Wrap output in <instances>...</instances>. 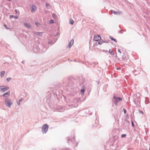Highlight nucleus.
<instances>
[{
	"mask_svg": "<svg viewBox=\"0 0 150 150\" xmlns=\"http://www.w3.org/2000/svg\"><path fill=\"white\" fill-rule=\"evenodd\" d=\"M85 88L84 86H83L82 87V89L81 90V91L82 94L84 93V91H85Z\"/></svg>",
	"mask_w": 150,
	"mask_h": 150,
	"instance_id": "nucleus-8",
	"label": "nucleus"
},
{
	"mask_svg": "<svg viewBox=\"0 0 150 150\" xmlns=\"http://www.w3.org/2000/svg\"><path fill=\"white\" fill-rule=\"evenodd\" d=\"M52 16L56 20H57L58 19V17L57 16L54 14H53L52 15Z\"/></svg>",
	"mask_w": 150,
	"mask_h": 150,
	"instance_id": "nucleus-9",
	"label": "nucleus"
},
{
	"mask_svg": "<svg viewBox=\"0 0 150 150\" xmlns=\"http://www.w3.org/2000/svg\"><path fill=\"white\" fill-rule=\"evenodd\" d=\"M124 112L125 113H126V110L124 109Z\"/></svg>",
	"mask_w": 150,
	"mask_h": 150,
	"instance_id": "nucleus-22",
	"label": "nucleus"
},
{
	"mask_svg": "<svg viewBox=\"0 0 150 150\" xmlns=\"http://www.w3.org/2000/svg\"><path fill=\"white\" fill-rule=\"evenodd\" d=\"M46 6H49V4L48 3H46Z\"/></svg>",
	"mask_w": 150,
	"mask_h": 150,
	"instance_id": "nucleus-26",
	"label": "nucleus"
},
{
	"mask_svg": "<svg viewBox=\"0 0 150 150\" xmlns=\"http://www.w3.org/2000/svg\"><path fill=\"white\" fill-rule=\"evenodd\" d=\"M109 38H110L112 40H113V41H114L115 42H116V40L115 39H114L113 38H112V37L111 36H110L109 37Z\"/></svg>",
	"mask_w": 150,
	"mask_h": 150,
	"instance_id": "nucleus-13",
	"label": "nucleus"
},
{
	"mask_svg": "<svg viewBox=\"0 0 150 150\" xmlns=\"http://www.w3.org/2000/svg\"><path fill=\"white\" fill-rule=\"evenodd\" d=\"M11 79V78L9 77L7 79V80L8 81H9Z\"/></svg>",
	"mask_w": 150,
	"mask_h": 150,
	"instance_id": "nucleus-17",
	"label": "nucleus"
},
{
	"mask_svg": "<svg viewBox=\"0 0 150 150\" xmlns=\"http://www.w3.org/2000/svg\"><path fill=\"white\" fill-rule=\"evenodd\" d=\"M117 13H118V12H116L115 11H113V13L114 14H117Z\"/></svg>",
	"mask_w": 150,
	"mask_h": 150,
	"instance_id": "nucleus-21",
	"label": "nucleus"
},
{
	"mask_svg": "<svg viewBox=\"0 0 150 150\" xmlns=\"http://www.w3.org/2000/svg\"><path fill=\"white\" fill-rule=\"evenodd\" d=\"M118 52H119V53H121V51L120 50H118Z\"/></svg>",
	"mask_w": 150,
	"mask_h": 150,
	"instance_id": "nucleus-29",
	"label": "nucleus"
},
{
	"mask_svg": "<svg viewBox=\"0 0 150 150\" xmlns=\"http://www.w3.org/2000/svg\"><path fill=\"white\" fill-rule=\"evenodd\" d=\"M126 117H128V116H127Z\"/></svg>",
	"mask_w": 150,
	"mask_h": 150,
	"instance_id": "nucleus-33",
	"label": "nucleus"
},
{
	"mask_svg": "<svg viewBox=\"0 0 150 150\" xmlns=\"http://www.w3.org/2000/svg\"><path fill=\"white\" fill-rule=\"evenodd\" d=\"M10 94V91H9L3 94V96L4 97H7Z\"/></svg>",
	"mask_w": 150,
	"mask_h": 150,
	"instance_id": "nucleus-6",
	"label": "nucleus"
},
{
	"mask_svg": "<svg viewBox=\"0 0 150 150\" xmlns=\"http://www.w3.org/2000/svg\"><path fill=\"white\" fill-rule=\"evenodd\" d=\"M18 18V17H16H16H15V18Z\"/></svg>",
	"mask_w": 150,
	"mask_h": 150,
	"instance_id": "nucleus-30",
	"label": "nucleus"
},
{
	"mask_svg": "<svg viewBox=\"0 0 150 150\" xmlns=\"http://www.w3.org/2000/svg\"><path fill=\"white\" fill-rule=\"evenodd\" d=\"M14 17V16L13 15H10V18H13Z\"/></svg>",
	"mask_w": 150,
	"mask_h": 150,
	"instance_id": "nucleus-24",
	"label": "nucleus"
},
{
	"mask_svg": "<svg viewBox=\"0 0 150 150\" xmlns=\"http://www.w3.org/2000/svg\"><path fill=\"white\" fill-rule=\"evenodd\" d=\"M48 126L47 124H45L42 127V131L44 133H46L48 130Z\"/></svg>",
	"mask_w": 150,
	"mask_h": 150,
	"instance_id": "nucleus-2",
	"label": "nucleus"
},
{
	"mask_svg": "<svg viewBox=\"0 0 150 150\" xmlns=\"http://www.w3.org/2000/svg\"><path fill=\"white\" fill-rule=\"evenodd\" d=\"M37 9L36 7L35 6L33 5L32 7L31 11L32 12H34Z\"/></svg>",
	"mask_w": 150,
	"mask_h": 150,
	"instance_id": "nucleus-5",
	"label": "nucleus"
},
{
	"mask_svg": "<svg viewBox=\"0 0 150 150\" xmlns=\"http://www.w3.org/2000/svg\"><path fill=\"white\" fill-rule=\"evenodd\" d=\"M102 43V42H99L98 44L99 45H101Z\"/></svg>",
	"mask_w": 150,
	"mask_h": 150,
	"instance_id": "nucleus-23",
	"label": "nucleus"
},
{
	"mask_svg": "<svg viewBox=\"0 0 150 150\" xmlns=\"http://www.w3.org/2000/svg\"><path fill=\"white\" fill-rule=\"evenodd\" d=\"M109 52L112 54L114 55V53L111 50H110L109 51Z\"/></svg>",
	"mask_w": 150,
	"mask_h": 150,
	"instance_id": "nucleus-15",
	"label": "nucleus"
},
{
	"mask_svg": "<svg viewBox=\"0 0 150 150\" xmlns=\"http://www.w3.org/2000/svg\"><path fill=\"white\" fill-rule=\"evenodd\" d=\"M6 104L10 108L11 105L12 104V102L11 100L8 98H6L5 100Z\"/></svg>",
	"mask_w": 150,
	"mask_h": 150,
	"instance_id": "nucleus-1",
	"label": "nucleus"
},
{
	"mask_svg": "<svg viewBox=\"0 0 150 150\" xmlns=\"http://www.w3.org/2000/svg\"><path fill=\"white\" fill-rule=\"evenodd\" d=\"M101 38L100 35H95L93 38V40L95 41H98L99 40L101 39Z\"/></svg>",
	"mask_w": 150,
	"mask_h": 150,
	"instance_id": "nucleus-4",
	"label": "nucleus"
},
{
	"mask_svg": "<svg viewBox=\"0 0 150 150\" xmlns=\"http://www.w3.org/2000/svg\"><path fill=\"white\" fill-rule=\"evenodd\" d=\"M50 23H54V21L53 20H51L49 21Z\"/></svg>",
	"mask_w": 150,
	"mask_h": 150,
	"instance_id": "nucleus-16",
	"label": "nucleus"
},
{
	"mask_svg": "<svg viewBox=\"0 0 150 150\" xmlns=\"http://www.w3.org/2000/svg\"><path fill=\"white\" fill-rule=\"evenodd\" d=\"M36 25H39V24L38 23H36Z\"/></svg>",
	"mask_w": 150,
	"mask_h": 150,
	"instance_id": "nucleus-27",
	"label": "nucleus"
},
{
	"mask_svg": "<svg viewBox=\"0 0 150 150\" xmlns=\"http://www.w3.org/2000/svg\"><path fill=\"white\" fill-rule=\"evenodd\" d=\"M114 98L115 99V100H116L117 101L122 100V99L120 97H114Z\"/></svg>",
	"mask_w": 150,
	"mask_h": 150,
	"instance_id": "nucleus-10",
	"label": "nucleus"
},
{
	"mask_svg": "<svg viewBox=\"0 0 150 150\" xmlns=\"http://www.w3.org/2000/svg\"><path fill=\"white\" fill-rule=\"evenodd\" d=\"M4 27H5L6 29H8L9 28L5 24L4 25Z\"/></svg>",
	"mask_w": 150,
	"mask_h": 150,
	"instance_id": "nucleus-18",
	"label": "nucleus"
},
{
	"mask_svg": "<svg viewBox=\"0 0 150 150\" xmlns=\"http://www.w3.org/2000/svg\"><path fill=\"white\" fill-rule=\"evenodd\" d=\"M109 13L110 14H112V11H110L109 12Z\"/></svg>",
	"mask_w": 150,
	"mask_h": 150,
	"instance_id": "nucleus-28",
	"label": "nucleus"
},
{
	"mask_svg": "<svg viewBox=\"0 0 150 150\" xmlns=\"http://www.w3.org/2000/svg\"><path fill=\"white\" fill-rule=\"evenodd\" d=\"M28 28H30V25H29L28 23H25L24 24Z\"/></svg>",
	"mask_w": 150,
	"mask_h": 150,
	"instance_id": "nucleus-12",
	"label": "nucleus"
},
{
	"mask_svg": "<svg viewBox=\"0 0 150 150\" xmlns=\"http://www.w3.org/2000/svg\"><path fill=\"white\" fill-rule=\"evenodd\" d=\"M8 1H11V0H8Z\"/></svg>",
	"mask_w": 150,
	"mask_h": 150,
	"instance_id": "nucleus-31",
	"label": "nucleus"
},
{
	"mask_svg": "<svg viewBox=\"0 0 150 150\" xmlns=\"http://www.w3.org/2000/svg\"><path fill=\"white\" fill-rule=\"evenodd\" d=\"M132 124L133 127H134V124L132 122Z\"/></svg>",
	"mask_w": 150,
	"mask_h": 150,
	"instance_id": "nucleus-25",
	"label": "nucleus"
},
{
	"mask_svg": "<svg viewBox=\"0 0 150 150\" xmlns=\"http://www.w3.org/2000/svg\"><path fill=\"white\" fill-rule=\"evenodd\" d=\"M74 23V21L72 19H71L70 21V23L71 25H73Z\"/></svg>",
	"mask_w": 150,
	"mask_h": 150,
	"instance_id": "nucleus-14",
	"label": "nucleus"
},
{
	"mask_svg": "<svg viewBox=\"0 0 150 150\" xmlns=\"http://www.w3.org/2000/svg\"><path fill=\"white\" fill-rule=\"evenodd\" d=\"M74 40H71L69 44V47H71L73 45L74 43Z\"/></svg>",
	"mask_w": 150,
	"mask_h": 150,
	"instance_id": "nucleus-7",
	"label": "nucleus"
},
{
	"mask_svg": "<svg viewBox=\"0 0 150 150\" xmlns=\"http://www.w3.org/2000/svg\"><path fill=\"white\" fill-rule=\"evenodd\" d=\"M126 136V135L125 134H122L121 135V137L122 138H123L124 137H125Z\"/></svg>",
	"mask_w": 150,
	"mask_h": 150,
	"instance_id": "nucleus-19",
	"label": "nucleus"
},
{
	"mask_svg": "<svg viewBox=\"0 0 150 150\" xmlns=\"http://www.w3.org/2000/svg\"><path fill=\"white\" fill-rule=\"evenodd\" d=\"M117 102H118V101H117L116 100L115 101H114V103L116 105H117Z\"/></svg>",
	"mask_w": 150,
	"mask_h": 150,
	"instance_id": "nucleus-20",
	"label": "nucleus"
},
{
	"mask_svg": "<svg viewBox=\"0 0 150 150\" xmlns=\"http://www.w3.org/2000/svg\"><path fill=\"white\" fill-rule=\"evenodd\" d=\"M9 88V87L8 86H5L4 87H1L0 88V91L1 92H3L8 90Z\"/></svg>",
	"mask_w": 150,
	"mask_h": 150,
	"instance_id": "nucleus-3",
	"label": "nucleus"
},
{
	"mask_svg": "<svg viewBox=\"0 0 150 150\" xmlns=\"http://www.w3.org/2000/svg\"><path fill=\"white\" fill-rule=\"evenodd\" d=\"M5 73V72L4 71H1L0 73V75L1 77H2L4 75V74Z\"/></svg>",
	"mask_w": 150,
	"mask_h": 150,
	"instance_id": "nucleus-11",
	"label": "nucleus"
},
{
	"mask_svg": "<svg viewBox=\"0 0 150 150\" xmlns=\"http://www.w3.org/2000/svg\"><path fill=\"white\" fill-rule=\"evenodd\" d=\"M126 117H128V116H127Z\"/></svg>",
	"mask_w": 150,
	"mask_h": 150,
	"instance_id": "nucleus-32",
	"label": "nucleus"
}]
</instances>
